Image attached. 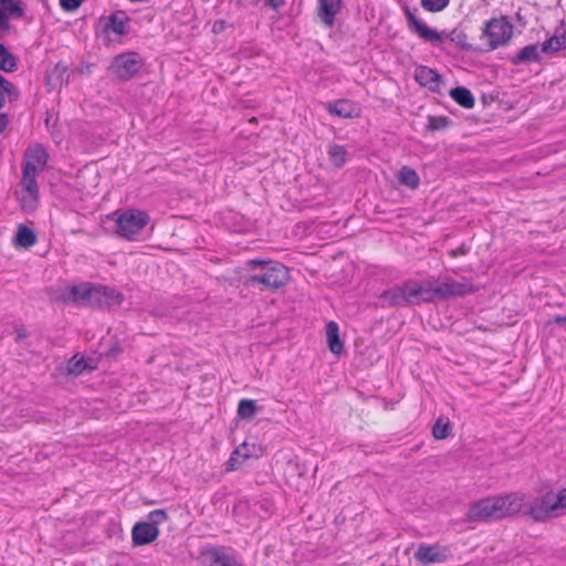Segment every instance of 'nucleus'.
I'll return each instance as SVG.
<instances>
[{"label":"nucleus","mask_w":566,"mask_h":566,"mask_svg":"<svg viewBox=\"0 0 566 566\" xmlns=\"http://www.w3.org/2000/svg\"><path fill=\"white\" fill-rule=\"evenodd\" d=\"M84 71H87L90 73V65L88 64L84 67Z\"/></svg>","instance_id":"4d7b16f0"},{"label":"nucleus","mask_w":566,"mask_h":566,"mask_svg":"<svg viewBox=\"0 0 566 566\" xmlns=\"http://www.w3.org/2000/svg\"><path fill=\"white\" fill-rule=\"evenodd\" d=\"M253 511L258 514L270 515L273 511V502L270 500L254 501Z\"/></svg>","instance_id":"4c0bfd02"},{"label":"nucleus","mask_w":566,"mask_h":566,"mask_svg":"<svg viewBox=\"0 0 566 566\" xmlns=\"http://www.w3.org/2000/svg\"><path fill=\"white\" fill-rule=\"evenodd\" d=\"M560 28L563 29V34L566 38V23H565V21H562Z\"/></svg>","instance_id":"864d4df0"},{"label":"nucleus","mask_w":566,"mask_h":566,"mask_svg":"<svg viewBox=\"0 0 566 566\" xmlns=\"http://www.w3.org/2000/svg\"><path fill=\"white\" fill-rule=\"evenodd\" d=\"M342 7V0H318V15L326 27H333Z\"/></svg>","instance_id":"4be33fe9"},{"label":"nucleus","mask_w":566,"mask_h":566,"mask_svg":"<svg viewBox=\"0 0 566 566\" xmlns=\"http://www.w3.org/2000/svg\"><path fill=\"white\" fill-rule=\"evenodd\" d=\"M144 64L138 52L127 51L114 56L108 70L122 82H127L139 73Z\"/></svg>","instance_id":"423d86ee"},{"label":"nucleus","mask_w":566,"mask_h":566,"mask_svg":"<svg viewBox=\"0 0 566 566\" xmlns=\"http://www.w3.org/2000/svg\"><path fill=\"white\" fill-rule=\"evenodd\" d=\"M6 105V94L3 91H0V109Z\"/></svg>","instance_id":"3c124183"},{"label":"nucleus","mask_w":566,"mask_h":566,"mask_svg":"<svg viewBox=\"0 0 566 566\" xmlns=\"http://www.w3.org/2000/svg\"><path fill=\"white\" fill-rule=\"evenodd\" d=\"M53 74L59 78L63 80V76L66 75V80L69 78L67 66L61 62H59L53 70Z\"/></svg>","instance_id":"c03bdc74"},{"label":"nucleus","mask_w":566,"mask_h":566,"mask_svg":"<svg viewBox=\"0 0 566 566\" xmlns=\"http://www.w3.org/2000/svg\"><path fill=\"white\" fill-rule=\"evenodd\" d=\"M469 252H470V247L467 245L465 243H462L458 249H452V250L448 251V254L451 258L455 259L461 255H467Z\"/></svg>","instance_id":"79ce46f5"},{"label":"nucleus","mask_w":566,"mask_h":566,"mask_svg":"<svg viewBox=\"0 0 566 566\" xmlns=\"http://www.w3.org/2000/svg\"><path fill=\"white\" fill-rule=\"evenodd\" d=\"M107 218L115 221V232L127 240H134L150 220L146 211L138 209H128L119 214L114 212L108 214Z\"/></svg>","instance_id":"39448f33"},{"label":"nucleus","mask_w":566,"mask_h":566,"mask_svg":"<svg viewBox=\"0 0 566 566\" xmlns=\"http://www.w3.org/2000/svg\"><path fill=\"white\" fill-rule=\"evenodd\" d=\"M327 112L339 118H355L359 116V109L350 99H336L328 102L326 105Z\"/></svg>","instance_id":"412c9836"},{"label":"nucleus","mask_w":566,"mask_h":566,"mask_svg":"<svg viewBox=\"0 0 566 566\" xmlns=\"http://www.w3.org/2000/svg\"><path fill=\"white\" fill-rule=\"evenodd\" d=\"M49 157L48 150L41 144L28 147L23 154L22 169L31 164V166L38 167L40 172L45 168Z\"/></svg>","instance_id":"6ab92c4d"},{"label":"nucleus","mask_w":566,"mask_h":566,"mask_svg":"<svg viewBox=\"0 0 566 566\" xmlns=\"http://www.w3.org/2000/svg\"><path fill=\"white\" fill-rule=\"evenodd\" d=\"M452 124L453 122L448 116L429 115L424 132L434 134L436 132L447 130Z\"/></svg>","instance_id":"2f4dec72"},{"label":"nucleus","mask_w":566,"mask_h":566,"mask_svg":"<svg viewBox=\"0 0 566 566\" xmlns=\"http://www.w3.org/2000/svg\"><path fill=\"white\" fill-rule=\"evenodd\" d=\"M285 0H266V4H269L273 10H279Z\"/></svg>","instance_id":"49530a36"},{"label":"nucleus","mask_w":566,"mask_h":566,"mask_svg":"<svg viewBox=\"0 0 566 566\" xmlns=\"http://www.w3.org/2000/svg\"><path fill=\"white\" fill-rule=\"evenodd\" d=\"M39 174L38 167L31 166L29 164L25 168L22 169V179L21 184L28 195L36 201L39 198V187L36 182V175Z\"/></svg>","instance_id":"393cba45"},{"label":"nucleus","mask_w":566,"mask_h":566,"mask_svg":"<svg viewBox=\"0 0 566 566\" xmlns=\"http://www.w3.org/2000/svg\"><path fill=\"white\" fill-rule=\"evenodd\" d=\"M541 45V51L546 55H554L563 50H566V38L559 29L553 35L546 39Z\"/></svg>","instance_id":"a878e982"},{"label":"nucleus","mask_w":566,"mask_h":566,"mask_svg":"<svg viewBox=\"0 0 566 566\" xmlns=\"http://www.w3.org/2000/svg\"><path fill=\"white\" fill-rule=\"evenodd\" d=\"M256 401L249 398H243L238 403L237 416L243 420H252L258 412Z\"/></svg>","instance_id":"473e14b6"},{"label":"nucleus","mask_w":566,"mask_h":566,"mask_svg":"<svg viewBox=\"0 0 566 566\" xmlns=\"http://www.w3.org/2000/svg\"><path fill=\"white\" fill-rule=\"evenodd\" d=\"M513 24L507 17L492 18L484 23L481 40L485 39L484 44H480L481 53L495 50L510 42L513 35Z\"/></svg>","instance_id":"20e7f679"},{"label":"nucleus","mask_w":566,"mask_h":566,"mask_svg":"<svg viewBox=\"0 0 566 566\" xmlns=\"http://www.w3.org/2000/svg\"><path fill=\"white\" fill-rule=\"evenodd\" d=\"M223 28H224V21H222V20L216 21L213 24V32L219 33L223 30Z\"/></svg>","instance_id":"09e8293b"},{"label":"nucleus","mask_w":566,"mask_h":566,"mask_svg":"<svg viewBox=\"0 0 566 566\" xmlns=\"http://www.w3.org/2000/svg\"><path fill=\"white\" fill-rule=\"evenodd\" d=\"M124 300L125 296L120 291L108 285L96 283L95 295L93 300L94 308L103 310L118 307L122 305Z\"/></svg>","instance_id":"ddd939ff"},{"label":"nucleus","mask_w":566,"mask_h":566,"mask_svg":"<svg viewBox=\"0 0 566 566\" xmlns=\"http://www.w3.org/2000/svg\"><path fill=\"white\" fill-rule=\"evenodd\" d=\"M96 283L81 282L67 285L61 293L60 300L65 303H82L93 307Z\"/></svg>","instance_id":"9d476101"},{"label":"nucleus","mask_w":566,"mask_h":566,"mask_svg":"<svg viewBox=\"0 0 566 566\" xmlns=\"http://www.w3.org/2000/svg\"><path fill=\"white\" fill-rule=\"evenodd\" d=\"M86 363H87V365L95 366V369H97V363L94 358H92V357L86 358Z\"/></svg>","instance_id":"603ef678"},{"label":"nucleus","mask_w":566,"mask_h":566,"mask_svg":"<svg viewBox=\"0 0 566 566\" xmlns=\"http://www.w3.org/2000/svg\"><path fill=\"white\" fill-rule=\"evenodd\" d=\"M167 518L168 514L165 510H154L148 514V521L146 522L158 527V525Z\"/></svg>","instance_id":"58836bf2"},{"label":"nucleus","mask_w":566,"mask_h":566,"mask_svg":"<svg viewBox=\"0 0 566 566\" xmlns=\"http://www.w3.org/2000/svg\"><path fill=\"white\" fill-rule=\"evenodd\" d=\"M449 556L450 551L439 545L420 544L415 552V558L424 566L443 563Z\"/></svg>","instance_id":"4468645a"},{"label":"nucleus","mask_w":566,"mask_h":566,"mask_svg":"<svg viewBox=\"0 0 566 566\" xmlns=\"http://www.w3.org/2000/svg\"><path fill=\"white\" fill-rule=\"evenodd\" d=\"M247 448L248 443L243 442L232 451L229 460L226 463V471L230 472L238 470L244 460L252 457L251 453H242V450Z\"/></svg>","instance_id":"7c9ffc66"},{"label":"nucleus","mask_w":566,"mask_h":566,"mask_svg":"<svg viewBox=\"0 0 566 566\" xmlns=\"http://www.w3.org/2000/svg\"><path fill=\"white\" fill-rule=\"evenodd\" d=\"M4 94L10 103L17 102L20 98V92L13 84L4 91Z\"/></svg>","instance_id":"37998d69"},{"label":"nucleus","mask_w":566,"mask_h":566,"mask_svg":"<svg viewBox=\"0 0 566 566\" xmlns=\"http://www.w3.org/2000/svg\"><path fill=\"white\" fill-rule=\"evenodd\" d=\"M19 59L9 51L6 44L0 43V71L12 73L18 70Z\"/></svg>","instance_id":"c85d7f7f"},{"label":"nucleus","mask_w":566,"mask_h":566,"mask_svg":"<svg viewBox=\"0 0 566 566\" xmlns=\"http://www.w3.org/2000/svg\"><path fill=\"white\" fill-rule=\"evenodd\" d=\"M245 273L241 276L243 286L260 292H275L290 282V269L272 259H250L244 263Z\"/></svg>","instance_id":"f257e3e1"},{"label":"nucleus","mask_w":566,"mask_h":566,"mask_svg":"<svg viewBox=\"0 0 566 566\" xmlns=\"http://www.w3.org/2000/svg\"><path fill=\"white\" fill-rule=\"evenodd\" d=\"M436 283H438V279L434 276L426 280H407L382 291L379 300L382 301V306L389 307L439 303Z\"/></svg>","instance_id":"f03ea898"},{"label":"nucleus","mask_w":566,"mask_h":566,"mask_svg":"<svg viewBox=\"0 0 566 566\" xmlns=\"http://www.w3.org/2000/svg\"><path fill=\"white\" fill-rule=\"evenodd\" d=\"M500 500V510L502 518L507 516L516 515L521 512L524 513L525 505V494L520 492H512L505 495H497Z\"/></svg>","instance_id":"a211bd4d"},{"label":"nucleus","mask_w":566,"mask_h":566,"mask_svg":"<svg viewBox=\"0 0 566 566\" xmlns=\"http://www.w3.org/2000/svg\"><path fill=\"white\" fill-rule=\"evenodd\" d=\"M450 97L461 107L471 109L475 105V97L465 86H455L449 92Z\"/></svg>","instance_id":"bb28decb"},{"label":"nucleus","mask_w":566,"mask_h":566,"mask_svg":"<svg viewBox=\"0 0 566 566\" xmlns=\"http://www.w3.org/2000/svg\"><path fill=\"white\" fill-rule=\"evenodd\" d=\"M541 45L539 43H533L523 46L517 53L509 57V61L513 65L541 63L542 61Z\"/></svg>","instance_id":"aec40b11"},{"label":"nucleus","mask_w":566,"mask_h":566,"mask_svg":"<svg viewBox=\"0 0 566 566\" xmlns=\"http://www.w3.org/2000/svg\"><path fill=\"white\" fill-rule=\"evenodd\" d=\"M566 507V489L558 493L548 491L541 496L534 497L527 502L524 515L530 516L535 522H546L562 515V510Z\"/></svg>","instance_id":"7ed1b4c3"},{"label":"nucleus","mask_w":566,"mask_h":566,"mask_svg":"<svg viewBox=\"0 0 566 566\" xmlns=\"http://www.w3.org/2000/svg\"><path fill=\"white\" fill-rule=\"evenodd\" d=\"M14 333H15V340L18 343L23 340L28 336V333H27V331H25V328L23 326H15L14 327Z\"/></svg>","instance_id":"a18cd8bd"},{"label":"nucleus","mask_w":566,"mask_h":566,"mask_svg":"<svg viewBox=\"0 0 566 566\" xmlns=\"http://www.w3.org/2000/svg\"><path fill=\"white\" fill-rule=\"evenodd\" d=\"M160 532L159 528L146 521L137 522L132 530L133 546H145L155 542Z\"/></svg>","instance_id":"f3484780"},{"label":"nucleus","mask_w":566,"mask_h":566,"mask_svg":"<svg viewBox=\"0 0 566 566\" xmlns=\"http://www.w3.org/2000/svg\"><path fill=\"white\" fill-rule=\"evenodd\" d=\"M85 370H95V366L87 365L85 357H78V355L72 356L67 360L66 365V375L77 377L82 375Z\"/></svg>","instance_id":"c756f323"},{"label":"nucleus","mask_w":566,"mask_h":566,"mask_svg":"<svg viewBox=\"0 0 566 566\" xmlns=\"http://www.w3.org/2000/svg\"><path fill=\"white\" fill-rule=\"evenodd\" d=\"M84 0H60V6L65 12L76 11Z\"/></svg>","instance_id":"ea45409f"},{"label":"nucleus","mask_w":566,"mask_h":566,"mask_svg":"<svg viewBox=\"0 0 566 566\" xmlns=\"http://www.w3.org/2000/svg\"><path fill=\"white\" fill-rule=\"evenodd\" d=\"M416 11L417 9L411 10L408 6L403 8L407 27L411 33L431 44H439L444 40L451 41V35H449L450 31L442 30L439 32L429 28L423 21L416 17Z\"/></svg>","instance_id":"0eeeda50"},{"label":"nucleus","mask_w":566,"mask_h":566,"mask_svg":"<svg viewBox=\"0 0 566 566\" xmlns=\"http://www.w3.org/2000/svg\"><path fill=\"white\" fill-rule=\"evenodd\" d=\"M451 433V424L450 420L447 417H439L433 427H432V436L436 440H443L448 438Z\"/></svg>","instance_id":"c9c22d12"},{"label":"nucleus","mask_w":566,"mask_h":566,"mask_svg":"<svg viewBox=\"0 0 566 566\" xmlns=\"http://www.w3.org/2000/svg\"><path fill=\"white\" fill-rule=\"evenodd\" d=\"M415 80L420 86L427 87L433 93L441 94L443 77L436 70L420 65L415 71Z\"/></svg>","instance_id":"dca6fc26"},{"label":"nucleus","mask_w":566,"mask_h":566,"mask_svg":"<svg viewBox=\"0 0 566 566\" xmlns=\"http://www.w3.org/2000/svg\"><path fill=\"white\" fill-rule=\"evenodd\" d=\"M199 562L202 566H238L233 555L226 554L223 546L208 545L200 551Z\"/></svg>","instance_id":"9b49d317"},{"label":"nucleus","mask_w":566,"mask_h":566,"mask_svg":"<svg viewBox=\"0 0 566 566\" xmlns=\"http://www.w3.org/2000/svg\"><path fill=\"white\" fill-rule=\"evenodd\" d=\"M123 352V347L118 342H115L103 354L106 358L114 359Z\"/></svg>","instance_id":"a19ab883"},{"label":"nucleus","mask_w":566,"mask_h":566,"mask_svg":"<svg viewBox=\"0 0 566 566\" xmlns=\"http://www.w3.org/2000/svg\"><path fill=\"white\" fill-rule=\"evenodd\" d=\"M12 85V83L7 80L2 74L0 75V91H6Z\"/></svg>","instance_id":"de8ad7c7"},{"label":"nucleus","mask_w":566,"mask_h":566,"mask_svg":"<svg viewBox=\"0 0 566 566\" xmlns=\"http://www.w3.org/2000/svg\"><path fill=\"white\" fill-rule=\"evenodd\" d=\"M553 322H554V323H557V324H562V323L566 324V316H563V315H555V316L553 317Z\"/></svg>","instance_id":"8fccbe9b"},{"label":"nucleus","mask_w":566,"mask_h":566,"mask_svg":"<svg viewBox=\"0 0 566 566\" xmlns=\"http://www.w3.org/2000/svg\"><path fill=\"white\" fill-rule=\"evenodd\" d=\"M436 286L438 302H446L451 298L464 297L479 291V287L474 285L472 280L468 277H462L460 281L447 277L441 283L436 284Z\"/></svg>","instance_id":"1a4fd4ad"},{"label":"nucleus","mask_w":566,"mask_h":566,"mask_svg":"<svg viewBox=\"0 0 566 566\" xmlns=\"http://www.w3.org/2000/svg\"><path fill=\"white\" fill-rule=\"evenodd\" d=\"M398 180L401 185L410 188L417 189L420 184L419 176L417 171L409 166H402L398 174Z\"/></svg>","instance_id":"72a5a7b5"},{"label":"nucleus","mask_w":566,"mask_h":566,"mask_svg":"<svg viewBox=\"0 0 566 566\" xmlns=\"http://www.w3.org/2000/svg\"><path fill=\"white\" fill-rule=\"evenodd\" d=\"M328 159L331 164L336 168H342L347 161V150L345 146L334 144L328 148Z\"/></svg>","instance_id":"f704fd0d"},{"label":"nucleus","mask_w":566,"mask_h":566,"mask_svg":"<svg viewBox=\"0 0 566 566\" xmlns=\"http://www.w3.org/2000/svg\"><path fill=\"white\" fill-rule=\"evenodd\" d=\"M451 35V42L459 46L462 51L481 53L480 44H473L468 42V35L461 28H454L449 32Z\"/></svg>","instance_id":"cd10ccee"},{"label":"nucleus","mask_w":566,"mask_h":566,"mask_svg":"<svg viewBox=\"0 0 566 566\" xmlns=\"http://www.w3.org/2000/svg\"><path fill=\"white\" fill-rule=\"evenodd\" d=\"M38 241L36 232L27 224H19L17 232L12 239L13 245L17 249L28 250L32 248Z\"/></svg>","instance_id":"5701e85b"},{"label":"nucleus","mask_w":566,"mask_h":566,"mask_svg":"<svg viewBox=\"0 0 566 566\" xmlns=\"http://www.w3.org/2000/svg\"><path fill=\"white\" fill-rule=\"evenodd\" d=\"M421 7L429 12H440L448 7L450 0H420Z\"/></svg>","instance_id":"e433bc0d"},{"label":"nucleus","mask_w":566,"mask_h":566,"mask_svg":"<svg viewBox=\"0 0 566 566\" xmlns=\"http://www.w3.org/2000/svg\"><path fill=\"white\" fill-rule=\"evenodd\" d=\"M327 347L335 356H340L344 352V342L339 336V326L336 322L329 321L325 327Z\"/></svg>","instance_id":"b1692460"},{"label":"nucleus","mask_w":566,"mask_h":566,"mask_svg":"<svg viewBox=\"0 0 566 566\" xmlns=\"http://www.w3.org/2000/svg\"><path fill=\"white\" fill-rule=\"evenodd\" d=\"M499 496H488L470 504L465 514L468 522H489L501 520Z\"/></svg>","instance_id":"6e6552de"},{"label":"nucleus","mask_w":566,"mask_h":566,"mask_svg":"<svg viewBox=\"0 0 566 566\" xmlns=\"http://www.w3.org/2000/svg\"><path fill=\"white\" fill-rule=\"evenodd\" d=\"M25 15V4L21 0H8L0 3V40L10 32V19H22Z\"/></svg>","instance_id":"f8f14e48"},{"label":"nucleus","mask_w":566,"mask_h":566,"mask_svg":"<svg viewBox=\"0 0 566 566\" xmlns=\"http://www.w3.org/2000/svg\"><path fill=\"white\" fill-rule=\"evenodd\" d=\"M84 71H87L90 73V65L88 64L84 67Z\"/></svg>","instance_id":"6e6d98bb"},{"label":"nucleus","mask_w":566,"mask_h":566,"mask_svg":"<svg viewBox=\"0 0 566 566\" xmlns=\"http://www.w3.org/2000/svg\"><path fill=\"white\" fill-rule=\"evenodd\" d=\"M242 453H250L249 447L244 450H242Z\"/></svg>","instance_id":"5fc2aeb1"},{"label":"nucleus","mask_w":566,"mask_h":566,"mask_svg":"<svg viewBox=\"0 0 566 566\" xmlns=\"http://www.w3.org/2000/svg\"><path fill=\"white\" fill-rule=\"evenodd\" d=\"M99 21H105L103 25V33H115L116 35L124 36L129 33L130 18L125 10H116L107 17L102 15Z\"/></svg>","instance_id":"2eb2a0df"}]
</instances>
